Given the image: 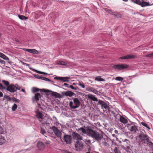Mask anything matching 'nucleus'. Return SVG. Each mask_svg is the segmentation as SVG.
<instances>
[{"mask_svg":"<svg viewBox=\"0 0 153 153\" xmlns=\"http://www.w3.org/2000/svg\"><path fill=\"white\" fill-rule=\"evenodd\" d=\"M41 96L40 94L37 93L35 94L34 96L32 97V99L33 102L34 103H37L38 107L41 109L42 108L41 107V104L39 102V101L41 100Z\"/></svg>","mask_w":153,"mask_h":153,"instance_id":"f03ea898","label":"nucleus"},{"mask_svg":"<svg viewBox=\"0 0 153 153\" xmlns=\"http://www.w3.org/2000/svg\"><path fill=\"white\" fill-rule=\"evenodd\" d=\"M83 144L81 141H76L75 144V147L77 151L81 150L83 148Z\"/></svg>","mask_w":153,"mask_h":153,"instance_id":"423d86ee","label":"nucleus"},{"mask_svg":"<svg viewBox=\"0 0 153 153\" xmlns=\"http://www.w3.org/2000/svg\"><path fill=\"white\" fill-rule=\"evenodd\" d=\"M21 63L22 64L24 65H26V66H29V65L28 64H27L26 63H25L22 61H21Z\"/></svg>","mask_w":153,"mask_h":153,"instance_id":"5fc2aeb1","label":"nucleus"},{"mask_svg":"<svg viewBox=\"0 0 153 153\" xmlns=\"http://www.w3.org/2000/svg\"><path fill=\"white\" fill-rule=\"evenodd\" d=\"M52 129L53 131L56 136L58 138H61V135L62 133L61 131L59 130L57 128L53 126L52 127Z\"/></svg>","mask_w":153,"mask_h":153,"instance_id":"0eeeda50","label":"nucleus"},{"mask_svg":"<svg viewBox=\"0 0 153 153\" xmlns=\"http://www.w3.org/2000/svg\"><path fill=\"white\" fill-rule=\"evenodd\" d=\"M4 131L3 128L1 127H0V134H3Z\"/></svg>","mask_w":153,"mask_h":153,"instance_id":"de8ad7c7","label":"nucleus"},{"mask_svg":"<svg viewBox=\"0 0 153 153\" xmlns=\"http://www.w3.org/2000/svg\"><path fill=\"white\" fill-rule=\"evenodd\" d=\"M104 10L105 11L108 13H110V12L111 11L110 10L106 8H104Z\"/></svg>","mask_w":153,"mask_h":153,"instance_id":"603ef678","label":"nucleus"},{"mask_svg":"<svg viewBox=\"0 0 153 153\" xmlns=\"http://www.w3.org/2000/svg\"><path fill=\"white\" fill-rule=\"evenodd\" d=\"M6 141V140L4 136L0 135V145H2Z\"/></svg>","mask_w":153,"mask_h":153,"instance_id":"393cba45","label":"nucleus"},{"mask_svg":"<svg viewBox=\"0 0 153 153\" xmlns=\"http://www.w3.org/2000/svg\"><path fill=\"white\" fill-rule=\"evenodd\" d=\"M36 116L40 121H42V120L44 119L43 115L41 112L39 111V110H37L36 111Z\"/></svg>","mask_w":153,"mask_h":153,"instance_id":"ddd939ff","label":"nucleus"},{"mask_svg":"<svg viewBox=\"0 0 153 153\" xmlns=\"http://www.w3.org/2000/svg\"><path fill=\"white\" fill-rule=\"evenodd\" d=\"M2 85L1 84H0V88H1V87L2 86Z\"/></svg>","mask_w":153,"mask_h":153,"instance_id":"0e129e2a","label":"nucleus"},{"mask_svg":"<svg viewBox=\"0 0 153 153\" xmlns=\"http://www.w3.org/2000/svg\"><path fill=\"white\" fill-rule=\"evenodd\" d=\"M120 121L124 124H126L128 123L127 120L124 117L120 115Z\"/></svg>","mask_w":153,"mask_h":153,"instance_id":"4be33fe9","label":"nucleus"},{"mask_svg":"<svg viewBox=\"0 0 153 153\" xmlns=\"http://www.w3.org/2000/svg\"><path fill=\"white\" fill-rule=\"evenodd\" d=\"M84 141L85 143L88 145L91 143V140H88L86 139H85Z\"/></svg>","mask_w":153,"mask_h":153,"instance_id":"79ce46f5","label":"nucleus"},{"mask_svg":"<svg viewBox=\"0 0 153 153\" xmlns=\"http://www.w3.org/2000/svg\"><path fill=\"white\" fill-rule=\"evenodd\" d=\"M128 65L125 64H120L114 65L113 66V68L118 70H123L128 68Z\"/></svg>","mask_w":153,"mask_h":153,"instance_id":"20e7f679","label":"nucleus"},{"mask_svg":"<svg viewBox=\"0 0 153 153\" xmlns=\"http://www.w3.org/2000/svg\"><path fill=\"white\" fill-rule=\"evenodd\" d=\"M146 56L150 57H153V53H152L147 55H146Z\"/></svg>","mask_w":153,"mask_h":153,"instance_id":"8fccbe9b","label":"nucleus"},{"mask_svg":"<svg viewBox=\"0 0 153 153\" xmlns=\"http://www.w3.org/2000/svg\"><path fill=\"white\" fill-rule=\"evenodd\" d=\"M13 41H15L16 42H19V41L17 39H16V38H14L13 39Z\"/></svg>","mask_w":153,"mask_h":153,"instance_id":"13d9d810","label":"nucleus"},{"mask_svg":"<svg viewBox=\"0 0 153 153\" xmlns=\"http://www.w3.org/2000/svg\"><path fill=\"white\" fill-rule=\"evenodd\" d=\"M139 138L144 143V142H147L148 140H149V137L148 135L145 134L144 133H140L139 135Z\"/></svg>","mask_w":153,"mask_h":153,"instance_id":"39448f33","label":"nucleus"},{"mask_svg":"<svg viewBox=\"0 0 153 153\" xmlns=\"http://www.w3.org/2000/svg\"><path fill=\"white\" fill-rule=\"evenodd\" d=\"M74 93L71 91H68L65 92V95L66 96L71 97L74 95Z\"/></svg>","mask_w":153,"mask_h":153,"instance_id":"cd10ccee","label":"nucleus"},{"mask_svg":"<svg viewBox=\"0 0 153 153\" xmlns=\"http://www.w3.org/2000/svg\"><path fill=\"white\" fill-rule=\"evenodd\" d=\"M13 101L14 102H19V100L16 99L15 98H13Z\"/></svg>","mask_w":153,"mask_h":153,"instance_id":"09e8293b","label":"nucleus"},{"mask_svg":"<svg viewBox=\"0 0 153 153\" xmlns=\"http://www.w3.org/2000/svg\"><path fill=\"white\" fill-rule=\"evenodd\" d=\"M50 15L51 16H53V15H54L53 17H54L55 18L59 16V14L58 13L56 12L52 13L51 14H50Z\"/></svg>","mask_w":153,"mask_h":153,"instance_id":"473e14b6","label":"nucleus"},{"mask_svg":"<svg viewBox=\"0 0 153 153\" xmlns=\"http://www.w3.org/2000/svg\"><path fill=\"white\" fill-rule=\"evenodd\" d=\"M39 90H40V89L36 88H33L32 89V91L33 93L38 92Z\"/></svg>","mask_w":153,"mask_h":153,"instance_id":"e433bc0d","label":"nucleus"},{"mask_svg":"<svg viewBox=\"0 0 153 153\" xmlns=\"http://www.w3.org/2000/svg\"><path fill=\"white\" fill-rule=\"evenodd\" d=\"M57 63L60 65H66V63L63 61H59L57 62Z\"/></svg>","mask_w":153,"mask_h":153,"instance_id":"4c0bfd02","label":"nucleus"},{"mask_svg":"<svg viewBox=\"0 0 153 153\" xmlns=\"http://www.w3.org/2000/svg\"><path fill=\"white\" fill-rule=\"evenodd\" d=\"M72 135L73 138L76 140H81L82 139V137L78 134L74 132L73 133Z\"/></svg>","mask_w":153,"mask_h":153,"instance_id":"1a4fd4ad","label":"nucleus"},{"mask_svg":"<svg viewBox=\"0 0 153 153\" xmlns=\"http://www.w3.org/2000/svg\"><path fill=\"white\" fill-rule=\"evenodd\" d=\"M51 92V94L56 98H61L62 97L61 95L58 93L55 92H51L48 90V93L49 92Z\"/></svg>","mask_w":153,"mask_h":153,"instance_id":"6ab92c4d","label":"nucleus"},{"mask_svg":"<svg viewBox=\"0 0 153 153\" xmlns=\"http://www.w3.org/2000/svg\"><path fill=\"white\" fill-rule=\"evenodd\" d=\"M114 16L115 17H117V18H121V16L120 14H118L117 15H114Z\"/></svg>","mask_w":153,"mask_h":153,"instance_id":"864d4df0","label":"nucleus"},{"mask_svg":"<svg viewBox=\"0 0 153 153\" xmlns=\"http://www.w3.org/2000/svg\"><path fill=\"white\" fill-rule=\"evenodd\" d=\"M141 124L143 126L146 127L149 130H150L151 129L150 128L147 126V124L143 122H142L141 123Z\"/></svg>","mask_w":153,"mask_h":153,"instance_id":"f704fd0d","label":"nucleus"},{"mask_svg":"<svg viewBox=\"0 0 153 153\" xmlns=\"http://www.w3.org/2000/svg\"><path fill=\"white\" fill-rule=\"evenodd\" d=\"M122 0L125 2H127L128 1V0Z\"/></svg>","mask_w":153,"mask_h":153,"instance_id":"69168bd1","label":"nucleus"},{"mask_svg":"<svg viewBox=\"0 0 153 153\" xmlns=\"http://www.w3.org/2000/svg\"><path fill=\"white\" fill-rule=\"evenodd\" d=\"M79 84L80 86H81L82 88H85V85L83 83L79 82Z\"/></svg>","mask_w":153,"mask_h":153,"instance_id":"3c124183","label":"nucleus"},{"mask_svg":"<svg viewBox=\"0 0 153 153\" xmlns=\"http://www.w3.org/2000/svg\"><path fill=\"white\" fill-rule=\"evenodd\" d=\"M34 71H35V72L38 73H39V74H47L46 73H44L43 72H41V71H37V70H34Z\"/></svg>","mask_w":153,"mask_h":153,"instance_id":"37998d69","label":"nucleus"},{"mask_svg":"<svg viewBox=\"0 0 153 153\" xmlns=\"http://www.w3.org/2000/svg\"><path fill=\"white\" fill-rule=\"evenodd\" d=\"M115 80L119 81H122L123 80V78L120 76L116 77L115 78Z\"/></svg>","mask_w":153,"mask_h":153,"instance_id":"58836bf2","label":"nucleus"},{"mask_svg":"<svg viewBox=\"0 0 153 153\" xmlns=\"http://www.w3.org/2000/svg\"><path fill=\"white\" fill-rule=\"evenodd\" d=\"M122 141L125 143L124 144L126 147L127 149H129L130 148L129 146L130 141L126 139H125L124 140H123Z\"/></svg>","mask_w":153,"mask_h":153,"instance_id":"f3484780","label":"nucleus"},{"mask_svg":"<svg viewBox=\"0 0 153 153\" xmlns=\"http://www.w3.org/2000/svg\"><path fill=\"white\" fill-rule=\"evenodd\" d=\"M129 130L132 134H134L136 132L137 128L135 125H130L129 127Z\"/></svg>","mask_w":153,"mask_h":153,"instance_id":"4468645a","label":"nucleus"},{"mask_svg":"<svg viewBox=\"0 0 153 153\" xmlns=\"http://www.w3.org/2000/svg\"><path fill=\"white\" fill-rule=\"evenodd\" d=\"M21 91H22V92H25V90H24V89H21Z\"/></svg>","mask_w":153,"mask_h":153,"instance_id":"e2e57ef3","label":"nucleus"},{"mask_svg":"<svg viewBox=\"0 0 153 153\" xmlns=\"http://www.w3.org/2000/svg\"><path fill=\"white\" fill-rule=\"evenodd\" d=\"M64 85L66 87L69 88V87H68L69 85L67 83H65L64 84Z\"/></svg>","mask_w":153,"mask_h":153,"instance_id":"4d7b16f0","label":"nucleus"},{"mask_svg":"<svg viewBox=\"0 0 153 153\" xmlns=\"http://www.w3.org/2000/svg\"><path fill=\"white\" fill-rule=\"evenodd\" d=\"M0 89H1L2 90L5 89H6V87L2 85V86L1 87Z\"/></svg>","mask_w":153,"mask_h":153,"instance_id":"bf43d9fd","label":"nucleus"},{"mask_svg":"<svg viewBox=\"0 0 153 153\" xmlns=\"http://www.w3.org/2000/svg\"><path fill=\"white\" fill-rule=\"evenodd\" d=\"M69 88L75 90H77L78 88V87H74L72 85H70L69 87Z\"/></svg>","mask_w":153,"mask_h":153,"instance_id":"a18cd8bd","label":"nucleus"},{"mask_svg":"<svg viewBox=\"0 0 153 153\" xmlns=\"http://www.w3.org/2000/svg\"><path fill=\"white\" fill-rule=\"evenodd\" d=\"M37 146L39 150H42L45 148L44 144L41 142H39L37 143Z\"/></svg>","mask_w":153,"mask_h":153,"instance_id":"aec40b11","label":"nucleus"},{"mask_svg":"<svg viewBox=\"0 0 153 153\" xmlns=\"http://www.w3.org/2000/svg\"><path fill=\"white\" fill-rule=\"evenodd\" d=\"M19 18L21 20H26L27 19V17H25L23 15H19Z\"/></svg>","mask_w":153,"mask_h":153,"instance_id":"2f4dec72","label":"nucleus"},{"mask_svg":"<svg viewBox=\"0 0 153 153\" xmlns=\"http://www.w3.org/2000/svg\"><path fill=\"white\" fill-rule=\"evenodd\" d=\"M78 131L80 134L82 135V133L86 134L96 141H99L103 138V136L101 134L96 131H94L90 127H88L85 129L83 127L80 128L78 129Z\"/></svg>","mask_w":153,"mask_h":153,"instance_id":"f257e3e1","label":"nucleus"},{"mask_svg":"<svg viewBox=\"0 0 153 153\" xmlns=\"http://www.w3.org/2000/svg\"><path fill=\"white\" fill-rule=\"evenodd\" d=\"M17 107V105L15 103L14 104L13 106L12 107V109L13 111H15Z\"/></svg>","mask_w":153,"mask_h":153,"instance_id":"ea45409f","label":"nucleus"},{"mask_svg":"<svg viewBox=\"0 0 153 153\" xmlns=\"http://www.w3.org/2000/svg\"><path fill=\"white\" fill-rule=\"evenodd\" d=\"M3 95V93L1 92H0V97H2Z\"/></svg>","mask_w":153,"mask_h":153,"instance_id":"052dcab7","label":"nucleus"},{"mask_svg":"<svg viewBox=\"0 0 153 153\" xmlns=\"http://www.w3.org/2000/svg\"><path fill=\"white\" fill-rule=\"evenodd\" d=\"M86 90L87 91H92L94 93H95L96 92H97V90L96 89H95L93 88L92 87H88L86 88Z\"/></svg>","mask_w":153,"mask_h":153,"instance_id":"bb28decb","label":"nucleus"},{"mask_svg":"<svg viewBox=\"0 0 153 153\" xmlns=\"http://www.w3.org/2000/svg\"><path fill=\"white\" fill-rule=\"evenodd\" d=\"M2 82H3L4 84L6 86H8V85H9V82L8 81L5 80H3Z\"/></svg>","mask_w":153,"mask_h":153,"instance_id":"a19ab883","label":"nucleus"},{"mask_svg":"<svg viewBox=\"0 0 153 153\" xmlns=\"http://www.w3.org/2000/svg\"><path fill=\"white\" fill-rule=\"evenodd\" d=\"M41 92H42V97L44 96L46 97L47 98H48V90H45V89H40Z\"/></svg>","mask_w":153,"mask_h":153,"instance_id":"412c9836","label":"nucleus"},{"mask_svg":"<svg viewBox=\"0 0 153 153\" xmlns=\"http://www.w3.org/2000/svg\"><path fill=\"white\" fill-rule=\"evenodd\" d=\"M20 87L17 84H16L15 85L10 84L7 87L6 90L10 92L13 93L16 91L17 90H20Z\"/></svg>","mask_w":153,"mask_h":153,"instance_id":"7ed1b4c3","label":"nucleus"},{"mask_svg":"<svg viewBox=\"0 0 153 153\" xmlns=\"http://www.w3.org/2000/svg\"><path fill=\"white\" fill-rule=\"evenodd\" d=\"M115 153H120V152L119 150H118L117 148H115L114 150Z\"/></svg>","mask_w":153,"mask_h":153,"instance_id":"49530a36","label":"nucleus"},{"mask_svg":"<svg viewBox=\"0 0 153 153\" xmlns=\"http://www.w3.org/2000/svg\"><path fill=\"white\" fill-rule=\"evenodd\" d=\"M91 147L90 146L89 148H88V151H89V152H90V151H91Z\"/></svg>","mask_w":153,"mask_h":153,"instance_id":"680f3d73","label":"nucleus"},{"mask_svg":"<svg viewBox=\"0 0 153 153\" xmlns=\"http://www.w3.org/2000/svg\"><path fill=\"white\" fill-rule=\"evenodd\" d=\"M23 49L24 50L28 52L32 53H33L38 54V51L35 49H30L23 48Z\"/></svg>","mask_w":153,"mask_h":153,"instance_id":"dca6fc26","label":"nucleus"},{"mask_svg":"<svg viewBox=\"0 0 153 153\" xmlns=\"http://www.w3.org/2000/svg\"><path fill=\"white\" fill-rule=\"evenodd\" d=\"M88 98L89 99H90L92 100L93 101H98V100L97 98L96 97L94 96L91 95V94H88L87 96Z\"/></svg>","mask_w":153,"mask_h":153,"instance_id":"5701e85b","label":"nucleus"},{"mask_svg":"<svg viewBox=\"0 0 153 153\" xmlns=\"http://www.w3.org/2000/svg\"><path fill=\"white\" fill-rule=\"evenodd\" d=\"M146 6L152 5L153 4V0H146Z\"/></svg>","mask_w":153,"mask_h":153,"instance_id":"b1692460","label":"nucleus"},{"mask_svg":"<svg viewBox=\"0 0 153 153\" xmlns=\"http://www.w3.org/2000/svg\"><path fill=\"white\" fill-rule=\"evenodd\" d=\"M132 1L141 5L142 7L146 6V0H131Z\"/></svg>","mask_w":153,"mask_h":153,"instance_id":"6e6552de","label":"nucleus"},{"mask_svg":"<svg viewBox=\"0 0 153 153\" xmlns=\"http://www.w3.org/2000/svg\"><path fill=\"white\" fill-rule=\"evenodd\" d=\"M137 56L136 55L132 54L128 55H127L124 56L120 58L121 59H134L136 58Z\"/></svg>","mask_w":153,"mask_h":153,"instance_id":"f8f14e48","label":"nucleus"},{"mask_svg":"<svg viewBox=\"0 0 153 153\" xmlns=\"http://www.w3.org/2000/svg\"><path fill=\"white\" fill-rule=\"evenodd\" d=\"M34 76L36 78L39 79H41L43 80L46 81H48V79L45 77L42 76H39L38 74H35L34 75Z\"/></svg>","mask_w":153,"mask_h":153,"instance_id":"a878e982","label":"nucleus"},{"mask_svg":"<svg viewBox=\"0 0 153 153\" xmlns=\"http://www.w3.org/2000/svg\"><path fill=\"white\" fill-rule=\"evenodd\" d=\"M40 132L42 134L44 135L46 137H47V136L46 135V133L45 129L43 128H41Z\"/></svg>","mask_w":153,"mask_h":153,"instance_id":"7c9ffc66","label":"nucleus"},{"mask_svg":"<svg viewBox=\"0 0 153 153\" xmlns=\"http://www.w3.org/2000/svg\"><path fill=\"white\" fill-rule=\"evenodd\" d=\"M98 104L101 105L102 108H104L107 110H109L110 108L107 104L103 101L100 100L98 102Z\"/></svg>","mask_w":153,"mask_h":153,"instance_id":"9d476101","label":"nucleus"},{"mask_svg":"<svg viewBox=\"0 0 153 153\" xmlns=\"http://www.w3.org/2000/svg\"><path fill=\"white\" fill-rule=\"evenodd\" d=\"M74 104L75 105V108H77L80 105V101L77 98H75L74 99Z\"/></svg>","mask_w":153,"mask_h":153,"instance_id":"a211bd4d","label":"nucleus"},{"mask_svg":"<svg viewBox=\"0 0 153 153\" xmlns=\"http://www.w3.org/2000/svg\"><path fill=\"white\" fill-rule=\"evenodd\" d=\"M0 62L1 63L3 64H4L5 62L4 60H2L1 59H0Z\"/></svg>","mask_w":153,"mask_h":153,"instance_id":"6e6d98bb","label":"nucleus"},{"mask_svg":"<svg viewBox=\"0 0 153 153\" xmlns=\"http://www.w3.org/2000/svg\"><path fill=\"white\" fill-rule=\"evenodd\" d=\"M144 143L147 144L148 146L152 147L153 146V143L149 141V140H148L147 142H144Z\"/></svg>","mask_w":153,"mask_h":153,"instance_id":"c85d7f7f","label":"nucleus"},{"mask_svg":"<svg viewBox=\"0 0 153 153\" xmlns=\"http://www.w3.org/2000/svg\"><path fill=\"white\" fill-rule=\"evenodd\" d=\"M69 106L72 109H75L76 108H75L74 107H75V105H73V102L72 101H71L69 103Z\"/></svg>","mask_w":153,"mask_h":153,"instance_id":"72a5a7b5","label":"nucleus"},{"mask_svg":"<svg viewBox=\"0 0 153 153\" xmlns=\"http://www.w3.org/2000/svg\"><path fill=\"white\" fill-rule=\"evenodd\" d=\"M64 139L65 142L67 143H70L71 142V136L68 135H65L64 137Z\"/></svg>","mask_w":153,"mask_h":153,"instance_id":"2eb2a0df","label":"nucleus"},{"mask_svg":"<svg viewBox=\"0 0 153 153\" xmlns=\"http://www.w3.org/2000/svg\"><path fill=\"white\" fill-rule=\"evenodd\" d=\"M4 97L8 101H10L11 100V99L10 97L8 96L5 95Z\"/></svg>","mask_w":153,"mask_h":153,"instance_id":"c03bdc74","label":"nucleus"},{"mask_svg":"<svg viewBox=\"0 0 153 153\" xmlns=\"http://www.w3.org/2000/svg\"><path fill=\"white\" fill-rule=\"evenodd\" d=\"M100 76H97L96 77L95 80L97 81H104L105 80L100 77Z\"/></svg>","mask_w":153,"mask_h":153,"instance_id":"c756f323","label":"nucleus"},{"mask_svg":"<svg viewBox=\"0 0 153 153\" xmlns=\"http://www.w3.org/2000/svg\"><path fill=\"white\" fill-rule=\"evenodd\" d=\"M70 79V77L68 76L67 77H58L56 76L54 78V79L56 80H60L61 81H63L64 82H69L68 79Z\"/></svg>","mask_w":153,"mask_h":153,"instance_id":"9b49d317","label":"nucleus"},{"mask_svg":"<svg viewBox=\"0 0 153 153\" xmlns=\"http://www.w3.org/2000/svg\"><path fill=\"white\" fill-rule=\"evenodd\" d=\"M1 57L3 59H4L5 60H9V58L7 57L6 55H5L3 53H2V55L1 56Z\"/></svg>","mask_w":153,"mask_h":153,"instance_id":"c9c22d12","label":"nucleus"},{"mask_svg":"<svg viewBox=\"0 0 153 153\" xmlns=\"http://www.w3.org/2000/svg\"><path fill=\"white\" fill-rule=\"evenodd\" d=\"M86 153H90V152H87Z\"/></svg>","mask_w":153,"mask_h":153,"instance_id":"774afa93","label":"nucleus"},{"mask_svg":"<svg viewBox=\"0 0 153 153\" xmlns=\"http://www.w3.org/2000/svg\"><path fill=\"white\" fill-rule=\"evenodd\" d=\"M3 53H2L1 52H0V57H1L2 54Z\"/></svg>","mask_w":153,"mask_h":153,"instance_id":"338daca9","label":"nucleus"}]
</instances>
